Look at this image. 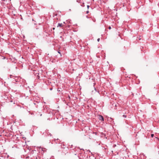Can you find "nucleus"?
Segmentation results:
<instances>
[{"label": "nucleus", "instance_id": "obj_1", "mask_svg": "<svg viewBox=\"0 0 159 159\" xmlns=\"http://www.w3.org/2000/svg\"><path fill=\"white\" fill-rule=\"evenodd\" d=\"M98 119L102 121H103L104 120V118H103V116L101 115H99Z\"/></svg>", "mask_w": 159, "mask_h": 159}, {"label": "nucleus", "instance_id": "obj_2", "mask_svg": "<svg viewBox=\"0 0 159 159\" xmlns=\"http://www.w3.org/2000/svg\"><path fill=\"white\" fill-rule=\"evenodd\" d=\"M64 26L63 25H62V23H58V25L57 26V27H62Z\"/></svg>", "mask_w": 159, "mask_h": 159}, {"label": "nucleus", "instance_id": "obj_3", "mask_svg": "<svg viewBox=\"0 0 159 159\" xmlns=\"http://www.w3.org/2000/svg\"><path fill=\"white\" fill-rule=\"evenodd\" d=\"M154 135L153 134H151V136L152 137H153L154 136Z\"/></svg>", "mask_w": 159, "mask_h": 159}, {"label": "nucleus", "instance_id": "obj_4", "mask_svg": "<svg viewBox=\"0 0 159 159\" xmlns=\"http://www.w3.org/2000/svg\"><path fill=\"white\" fill-rule=\"evenodd\" d=\"M123 116L125 118H126V116L125 115H124Z\"/></svg>", "mask_w": 159, "mask_h": 159}, {"label": "nucleus", "instance_id": "obj_5", "mask_svg": "<svg viewBox=\"0 0 159 159\" xmlns=\"http://www.w3.org/2000/svg\"><path fill=\"white\" fill-rule=\"evenodd\" d=\"M100 40V38H98V39H97V41L98 42H99Z\"/></svg>", "mask_w": 159, "mask_h": 159}, {"label": "nucleus", "instance_id": "obj_6", "mask_svg": "<svg viewBox=\"0 0 159 159\" xmlns=\"http://www.w3.org/2000/svg\"><path fill=\"white\" fill-rule=\"evenodd\" d=\"M108 29H109V30H110L111 29V26H109V27H108Z\"/></svg>", "mask_w": 159, "mask_h": 159}, {"label": "nucleus", "instance_id": "obj_7", "mask_svg": "<svg viewBox=\"0 0 159 159\" xmlns=\"http://www.w3.org/2000/svg\"><path fill=\"white\" fill-rule=\"evenodd\" d=\"M89 11H86V13H87V14L88 13H89Z\"/></svg>", "mask_w": 159, "mask_h": 159}, {"label": "nucleus", "instance_id": "obj_8", "mask_svg": "<svg viewBox=\"0 0 159 159\" xmlns=\"http://www.w3.org/2000/svg\"><path fill=\"white\" fill-rule=\"evenodd\" d=\"M3 59H5V57H4L2 58Z\"/></svg>", "mask_w": 159, "mask_h": 159}, {"label": "nucleus", "instance_id": "obj_9", "mask_svg": "<svg viewBox=\"0 0 159 159\" xmlns=\"http://www.w3.org/2000/svg\"><path fill=\"white\" fill-rule=\"evenodd\" d=\"M89 5H87L88 8H89Z\"/></svg>", "mask_w": 159, "mask_h": 159}, {"label": "nucleus", "instance_id": "obj_10", "mask_svg": "<svg viewBox=\"0 0 159 159\" xmlns=\"http://www.w3.org/2000/svg\"><path fill=\"white\" fill-rule=\"evenodd\" d=\"M86 17L87 18H89L88 17V16H86Z\"/></svg>", "mask_w": 159, "mask_h": 159}, {"label": "nucleus", "instance_id": "obj_11", "mask_svg": "<svg viewBox=\"0 0 159 159\" xmlns=\"http://www.w3.org/2000/svg\"><path fill=\"white\" fill-rule=\"evenodd\" d=\"M58 52L60 53V54H61L60 52Z\"/></svg>", "mask_w": 159, "mask_h": 159}, {"label": "nucleus", "instance_id": "obj_12", "mask_svg": "<svg viewBox=\"0 0 159 159\" xmlns=\"http://www.w3.org/2000/svg\"><path fill=\"white\" fill-rule=\"evenodd\" d=\"M12 76V75H10V78H11Z\"/></svg>", "mask_w": 159, "mask_h": 159}, {"label": "nucleus", "instance_id": "obj_13", "mask_svg": "<svg viewBox=\"0 0 159 159\" xmlns=\"http://www.w3.org/2000/svg\"><path fill=\"white\" fill-rule=\"evenodd\" d=\"M63 23H64V24H65V22H63Z\"/></svg>", "mask_w": 159, "mask_h": 159}, {"label": "nucleus", "instance_id": "obj_14", "mask_svg": "<svg viewBox=\"0 0 159 159\" xmlns=\"http://www.w3.org/2000/svg\"><path fill=\"white\" fill-rule=\"evenodd\" d=\"M52 88L50 89V90H52Z\"/></svg>", "mask_w": 159, "mask_h": 159}, {"label": "nucleus", "instance_id": "obj_15", "mask_svg": "<svg viewBox=\"0 0 159 159\" xmlns=\"http://www.w3.org/2000/svg\"><path fill=\"white\" fill-rule=\"evenodd\" d=\"M53 30H54V29H55V28H53Z\"/></svg>", "mask_w": 159, "mask_h": 159}, {"label": "nucleus", "instance_id": "obj_16", "mask_svg": "<svg viewBox=\"0 0 159 159\" xmlns=\"http://www.w3.org/2000/svg\"><path fill=\"white\" fill-rule=\"evenodd\" d=\"M95 90H96V89H95Z\"/></svg>", "mask_w": 159, "mask_h": 159}]
</instances>
